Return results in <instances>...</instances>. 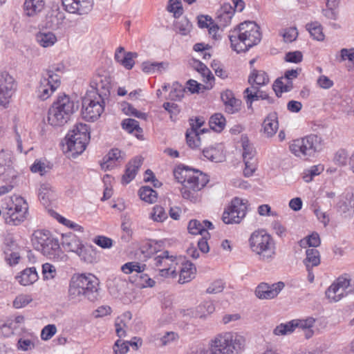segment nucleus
<instances>
[{
  "label": "nucleus",
  "mask_w": 354,
  "mask_h": 354,
  "mask_svg": "<svg viewBox=\"0 0 354 354\" xmlns=\"http://www.w3.org/2000/svg\"><path fill=\"white\" fill-rule=\"evenodd\" d=\"M176 180L181 183V195L183 198L196 202L199 191L209 182L208 176L197 169H192L184 165H178L174 170Z\"/></svg>",
  "instance_id": "nucleus-1"
},
{
  "label": "nucleus",
  "mask_w": 354,
  "mask_h": 354,
  "mask_svg": "<svg viewBox=\"0 0 354 354\" xmlns=\"http://www.w3.org/2000/svg\"><path fill=\"white\" fill-rule=\"evenodd\" d=\"M228 37L232 50L241 53L258 44L261 39V33L254 21H245L231 30Z\"/></svg>",
  "instance_id": "nucleus-2"
},
{
  "label": "nucleus",
  "mask_w": 354,
  "mask_h": 354,
  "mask_svg": "<svg viewBox=\"0 0 354 354\" xmlns=\"http://www.w3.org/2000/svg\"><path fill=\"white\" fill-rule=\"evenodd\" d=\"M99 286V279L92 274H74L69 283L68 299L73 302L83 298L93 301L98 297Z\"/></svg>",
  "instance_id": "nucleus-3"
},
{
  "label": "nucleus",
  "mask_w": 354,
  "mask_h": 354,
  "mask_svg": "<svg viewBox=\"0 0 354 354\" xmlns=\"http://www.w3.org/2000/svg\"><path fill=\"white\" fill-rule=\"evenodd\" d=\"M31 243L35 250L40 251L50 259L55 261L66 259V255L62 251L58 239L48 230L35 231L31 236Z\"/></svg>",
  "instance_id": "nucleus-4"
},
{
  "label": "nucleus",
  "mask_w": 354,
  "mask_h": 354,
  "mask_svg": "<svg viewBox=\"0 0 354 354\" xmlns=\"http://www.w3.org/2000/svg\"><path fill=\"white\" fill-rule=\"evenodd\" d=\"M213 354H241L245 349V337L233 332H223L209 340Z\"/></svg>",
  "instance_id": "nucleus-5"
},
{
  "label": "nucleus",
  "mask_w": 354,
  "mask_h": 354,
  "mask_svg": "<svg viewBox=\"0 0 354 354\" xmlns=\"http://www.w3.org/2000/svg\"><path fill=\"white\" fill-rule=\"evenodd\" d=\"M77 109L78 106L68 95H59L48 109V122L54 127H63Z\"/></svg>",
  "instance_id": "nucleus-6"
},
{
  "label": "nucleus",
  "mask_w": 354,
  "mask_h": 354,
  "mask_svg": "<svg viewBox=\"0 0 354 354\" xmlns=\"http://www.w3.org/2000/svg\"><path fill=\"white\" fill-rule=\"evenodd\" d=\"M251 251L263 261H272L276 254L275 241L270 234L264 230L253 232L249 239Z\"/></svg>",
  "instance_id": "nucleus-7"
},
{
  "label": "nucleus",
  "mask_w": 354,
  "mask_h": 354,
  "mask_svg": "<svg viewBox=\"0 0 354 354\" xmlns=\"http://www.w3.org/2000/svg\"><path fill=\"white\" fill-rule=\"evenodd\" d=\"M104 110V101L97 91H90L82 99V116L86 121L97 120Z\"/></svg>",
  "instance_id": "nucleus-8"
},
{
  "label": "nucleus",
  "mask_w": 354,
  "mask_h": 354,
  "mask_svg": "<svg viewBox=\"0 0 354 354\" xmlns=\"http://www.w3.org/2000/svg\"><path fill=\"white\" fill-rule=\"evenodd\" d=\"M321 138L316 135H310L301 139L293 140L290 145V151L297 157L305 158L312 156L320 149Z\"/></svg>",
  "instance_id": "nucleus-9"
},
{
  "label": "nucleus",
  "mask_w": 354,
  "mask_h": 354,
  "mask_svg": "<svg viewBox=\"0 0 354 354\" xmlns=\"http://www.w3.org/2000/svg\"><path fill=\"white\" fill-rule=\"evenodd\" d=\"M17 89V82L7 72L0 73V109L8 108Z\"/></svg>",
  "instance_id": "nucleus-10"
},
{
  "label": "nucleus",
  "mask_w": 354,
  "mask_h": 354,
  "mask_svg": "<svg viewBox=\"0 0 354 354\" xmlns=\"http://www.w3.org/2000/svg\"><path fill=\"white\" fill-rule=\"evenodd\" d=\"M247 207L243 201L235 198L231 205L225 209L222 220L225 224L239 223L245 216Z\"/></svg>",
  "instance_id": "nucleus-11"
},
{
  "label": "nucleus",
  "mask_w": 354,
  "mask_h": 354,
  "mask_svg": "<svg viewBox=\"0 0 354 354\" xmlns=\"http://www.w3.org/2000/svg\"><path fill=\"white\" fill-rule=\"evenodd\" d=\"M241 145L243 148L242 156L245 163L243 175L245 177H250L257 168V161L255 158L256 151L246 136L241 138Z\"/></svg>",
  "instance_id": "nucleus-12"
},
{
  "label": "nucleus",
  "mask_w": 354,
  "mask_h": 354,
  "mask_svg": "<svg viewBox=\"0 0 354 354\" xmlns=\"http://www.w3.org/2000/svg\"><path fill=\"white\" fill-rule=\"evenodd\" d=\"M153 265L159 268L160 274L162 277H169L174 278L177 276L176 267V257L170 256L168 251H163L160 254L156 256L153 259Z\"/></svg>",
  "instance_id": "nucleus-13"
},
{
  "label": "nucleus",
  "mask_w": 354,
  "mask_h": 354,
  "mask_svg": "<svg viewBox=\"0 0 354 354\" xmlns=\"http://www.w3.org/2000/svg\"><path fill=\"white\" fill-rule=\"evenodd\" d=\"M64 10L73 15H88L93 8L94 0H62Z\"/></svg>",
  "instance_id": "nucleus-14"
},
{
  "label": "nucleus",
  "mask_w": 354,
  "mask_h": 354,
  "mask_svg": "<svg viewBox=\"0 0 354 354\" xmlns=\"http://www.w3.org/2000/svg\"><path fill=\"white\" fill-rule=\"evenodd\" d=\"M350 280L345 277H339L326 291V296L331 302H337L349 292Z\"/></svg>",
  "instance_id": "nucleus-15"
},
{
  "label": "nucleus",
  "mask_w": 354,
  "mask_h": 354,
  "mask_svg": "<svg viewBox=\"0 0 354 354\" xmlns=\"http://www.w3.org/2000/svg\"><path fill=\"white\" fill-rule=\"evenodd\" d=\"M284 286V283L281 281L271 285L261 283L256 288L255 295L261 299H271L276 297Z\"/></svg>",
  "instance_id": "nucleus-16"
},
{
  "label": "nucleus",
  "mask_w": 354,
  "mask_h": 354,
  "mask_svg": "<svg viewBox=\"0 0 354 354\" xmlns=\"http://www.w3.org/2000/svg\"><path fill=\"white\" fill-rule=\"evenodd\" d=\"M44 7V0H25L24 1V17H28L30 21H35Z\"/></svg>",
  "instance_id": "nucleus-17"
},
{
  "label": "nucleus",
  "mask_w": 354,
  "mask_h": 354,
  "mask_svg": "<svg viewBox=\"0 0 354 354\" xmlns=\"http://www.w3.org/2000/svg\"><path fill=\"white\" fill-rule=\"evenodd\" d=\"M221 97L225 104V109L227 113L233 114L240 110L241 101L235 98L232 91L226 90L223 91L221 93Z\"/></svg>",
  "instance_id": "nucleus-18"
},
{
  "label": "nucleus",
  "mask_w": 354,
  "mask_h": 354,
  "mask_svg": "<svg viewBox=\"0 0 354 354\" xmlns=\"http://www.w3.org/2000/svg\"><path fill=\"white\" fill-rule=\"evenodd\" d=\"M62 245L64 250L77 254L83 246L80 239L71 232L62 234Z\"/></svg>",
  "instance_id": "nucleus-19"
},
{
  "label": "nucleus",
  "mask_w": 354,
  "mask_h": 354,
  "mask_svg": "<svg viewBox=\"0 0 354 354\" xmlns=\"http://www.w3.org/2000/svg\"><path fill=\"white\" fill-rule=\"evenodd\" d=\"M55 80L53 79V85L51 86V89L46 88V85H47L48 82H46V80H41L39 85L37 88V97L41 100H46L49 98L52 94L57 90V88L60 86L61 81L60 77H55Z\"/></svg>",
  "instance_id": "nucleus-20"
},
{
  "label": "nucleus",
  "mask_w": 354,
  "mask_h": 354,
  "mask_svg": "<svg viewBox=\"0 0 354 354\" xmlns=\"http://www.w3.org/2000/svg\"><path fill=\"white\" fill-rule=\"evenodd\" d=\"M65 15L58 9L49 12L45 19V27L50 29H58L64 23Z\"/></svg>",
  "instance_id": "nucleus-21"
},
{
  "label": "nucleus",
  "mask_w": 354,
  "mask_h": 354,
  "mask_svg": "<svg viewBox=\"0 0 354 354\" xmlns=\"http://www.w3.org/2000/svg\"><path fill=\"white\" fill-rule=\"evenodd\" d=\"M142 164V160L138 157L134 158L128 163L125 172L122 178V184L127 185L135 178L137 171L141 167Z\"/></svg>",
  "instance_id": "nucleus-22"
},
{
  "label": "nucleus",
  "mask_w": 354,
  "mask_h": 354,
  "mask_svg": "<svg viewBox=\"0 0 354 354\" xmlns=\"http://www.w3.org/2000/svg\"><path fill=\"white\" fill-rule=\"evenodd\" d=\"M66 139V150L71 153L73 158L83 153L88 143V142L77 138L73 139V138L68 136Z\"/></svg>",
  "instance_id": "nucleus-23"
},
{
  "label": "nucleus",
  "mask_w": 354,
  "mask_h": 354,
  "mask_svg": "<svg viewBox=\"0 0 354 354\" xmlns=\"http://www.w3.org/2000/svg\"><path fill=\"white\" fill-rule=\"evenodd\" d=\"M213 224L207 221L204 220L203 222H201L198 220H191L187 226L188 231L192 234H201L203 235L204 233L207 235H209V233L207 231V229H213Z\"/></svg>",
  "instance_id": "nucleus-24"
},
{
  "label": "nucleus",
  "mask_w": 354,
  "mask_h": 354,
  "mask_svg": "<svg viewBox=\"0 0 354 354\" xmlns=\"http://www.w3.org/2000/svg\"><path fill=\"white\" fill-rule=\"evenodd\" d=\"M295 328H299L304 331V335L306 339L311 338L314 335V330L312 328L315 323V319L312 317H308L306 319H293Z\"/></svg>",
  "instance_id": "nucleus-25"
},
{
  "label": "nucleus",
  "mask_w": 354,
  "mask_h": 354,
  "mask_svg": "<svg viewBox=\"0 0 354 354\" xmlns=\"http://www.w3.org/2000/svg\"><path fill=\"white\" fill-rule=\"evenodd\" d=\"M22 209V205L20 203H13L8 209L6 218V223L10 225H19L22 221V214L20 212Z\"/></svg>",
  "instance_id": "nucleus-26"
},
{
  "label": "nucleus",
  "mask_w": 354,
  "mask_h": 354,
  "mask_svg": "<svg viewBox=\"0 0 354 354\" xmlns=\"http://www.w3.org/2000/svg\"><path fill=\"white\" fill-rule=\"evenodd\" d=\"M196 269L192 263L187 262L182 265L179 272L178 283L183 284L192 281L196 275Z\"/></svg>",
  "instance_id": "nucleus-27"
},
{
  "label": "nucleus",
  "mask_w": 354,
  "mask_h": 354,
  "mask_svg": "<svg viewBox=\"0 0 354 354\" xmlns=\"http://www.w3.org/2000/svg\"><path fill=\"white\" fill-rule=\"evenodd\" d=\"M68 137L80 139L84 141L89 142L90 140V132L88 125L83 123H77L70 131Z\"/></svg>",
  "instance_id": "nucleus-28"
},
{
  "label": "nucleus",
  "mask_w": 354,
  "mask_h": 354,
  "mask_svg": "<svg viewBox=\"0 0 354 354\" xmlns=\"http://www.w3.org/2000/svg\"><path fill=\"white\" fill-rule=\"evenodd\" d=\"M264 133L271 137L274 135L279 128L278 118L276 113H271L265 118L263 122Z\"/></svg>",
  "instance_id": "nucleus-29"
},
{
  "label": "nucleus",
  "mask_w": 354,
  "mask_h": 354,
  "mask_svg": "<svg viewBox=\"0 0 354 354\" xmlns=\"http://www.w3.org/2000/svg\"><path fill=\"white\" fill-rule=\"evenodd\" d=\"M38 197L40 202L45 206L49 205L55 199V194L53 187L48 183L41 185L39 189Z\"/></svg>",
  "instance_id": "nucleus-30"
},
{
  "label": "nucleus",
  "mask_w": 354,
  "mask_h": 354,
  "mask_svg": "<svg viewBox=\"0 0 354 354\" xmlns=\"http://www.w3.org/2000/svg\"><path fill=\"white\" fill-rule=\"evenodd\" d=\"M120 159H122L121 151L113 149L104 157L101 167L103 169H111L117 165V162H119Z\"/></svg>",
  "instance_id": "nucleus-31"
},
{
  "label": "nucleus",
  "mask_w": 354,
  "mask_h": 354,
  "mask_svg": "<svg viewBox=\"0 0 354 354\" xmlns=\"http://www.w3.org/2000/svg\"><path fill=\"white\" fill-rule=\"evenodd\" d=\"M21 316L16 317L15 320L8 319L5 322H0V335L9 337L14 334L17 325L21 324Z\"/></svg>",
  "instance_id": "nucleus-32"
},
{
  "label": "nucleus",
  "mask_w": 354,
  "mask_h": 354,
  "mask_svg": "<svg viewBox=\"0 0 354 354\" xmlns=\"http://www.w3.org/2000/svg\"><path fill=\"white\" fill-rule=\"evenodd\" d=\"M269 80L268 75L265 71L256 69L251 72L248 77V82L251 84V86L252 85L258 87L265 86L268 84Z\"/></svg>",
  "instance_id": "nucleus-33"
},
{
  "label": "nucleus",
  "mask_w": 354,
  "mask_h": 354,
  "mask_svg": "<svg viewBox=\"0 0 354 354\" xmlns=\"http://www.w3.org/2000/svg\"><path fill=\"white\" fill-rule=\"evenodd\" d=\"M234 15V10L231 6L224 5L218 15V25L221 28H224L230 24L232 17Z\"/></svg>",
  "instance_id": "nucleus-34"
},
{
  "label": "nucleus",
  "mask_w": 354,
  "mask_h": 354,
  "mask_svg": "<svg viewBox=\"0 0 354 354\" xmlns=\"http://www.w3.org/2000/svg\"><path fill=\"white\" fill-rule=\"evenodd\" d=\"M306 257L304 262L307 270L313 266H317L320 263V255L319 251L315 248H308L306 251Z\"/></svg>",
  "instance_id": "nucleus-35"
},
{
  "label": "nucleus",
  "mask_w": 354,
  "mask_h": 354,
  "mask_svg": "<svg viewBox=\"0 0 354 354\" xmlns=\"http://www.w3.org/2000/svg\"><path fill=\"white\" fill-rule=\"evenodd\" d=\"M203 154L207 160L216 162H222L224 158L223 151L215 147L205 148L203 150Z\"/></svg>",
  "instance_id": "nucleus-36"
},
{
  "label": "nucleus",
  "mask_w": 354,
  "mask_h": 354,
  "mask_svg": "<svg viewBox=\"0 0 354 354\" xmlns=\"http://www.w3.org/2000/svg\"><path fill=\"white\" fill-rule=\"evenodd\" d=\"M37 41L44 48L52 46L57 41L55 35L51 32H39L36 35Z\"/></svg>",
  "instance_id": "nucleus-37"
},
{
  "label": "nucleus",
  "mask_w": 354,
  "mask_h": 354,
  "mask_svg": "<svg viewBox=\"0 0 354 354\" xmlns=\"http://www.w3.org/2000/svg\"><path fill=\"white\" fill-rule=\"evenodd\" d=\"M139 196L141 200L148 203H154L158 198L157 192L149 186H142L139 189Z\"/></svg>",
  "instance_id": "nucleus-38"
},
{
  "label": "nucleus",
  "mask_w": 354,
  "mask_h": 354,
  "mask_svg": "<svg viewBox=\"0 0 354 354\" xmlns=\"http://www.w3.org/2000/svg\"><path fill=\"white\" fill-rule=\"evenodd\" d=\"M211 129L216 132H221L225 127V118L221 113H215L209 120Z\"/></svg>",
  "instance_id": "nucleus-39"
},
{
  "label": "nucleus",
  "mask_w": 354,
  "mask_h": 354,
  "mask_svg": "<svg viewBox=\"0 0 354 354\" xmlns=\"http://www.w3.org/2000/svg\"><path fill=\"white\" fill-rule=\"evenodd\" d=\"M77 254L84 261L88 263H93L97 261V253L93 246L85 248L83 245L77 252Z\"/></svg>",
  "instance_id": "nucleus-40"
},
{
  "label": "nucleus",
  "mask_w": 354,
  "mask_h": 354,
  "mask_svg": "<svg viewBox=\"0 0 354 354\" xmlns=\"http://www.w3.org/2000/svg\"><path fill=\"white\" fill-rule=\"evenodd\" d=\"M283 80V78H278L273 84V90L277 97H279L283 92L291 91L293 87L292 80H285L286 82V83Z\"/></svg>",
  "instance_id": "nucleus-41"
},
{
  "label": "nucleus",
  "mask_w": 354,
  "mask_h": 354,
  "mask_svg": "<svg viewBox=\"0 0 354 354\" xmlns=\"http://www.w3.org/2000/svg\"><path fill=\"white\" fill-rule=\"evenodd\" d=\"M11 163V153L9 151H5L2 149L0 151V167H3V172H8L12 174V178H15L16 175L12 171V169L10 167Z\"/></svg>",
  "instance_id": "nucleus-42"
},
{
  "label": "nucleus",
  "mask_w": 354,
  "mask_h": 354,
  "mask_svg": "<svg viewBox=\"0 0 354 354\" xmlns=\"http://www.w3.org/2000/svg\"><path fill=\"white\" fill-rule=\"evenodd\" d=\"M306 28L313 39L317 41L324 40V35L322 31V27L319 22L315 21L307 24Z\"/></svg>",
  "instance_id": "nucleus-43"
},
{
  "label": "nucleus",
  "mask_w": 354,
  "mask_h": 354,
  "mask_svg": "<svg viewBox=\"0 0 354 354\" xmlns=\"http://www.w3.org/2000/svg\"><path fill=\"white\" fill-rule=\"evenodd\" d=\"M295 330L293 319L286 323H282L277 326L273 330L275 335H286L292 333Z\"/></svg>",
  "instance_id": "nucleus-44"
},
{
  "label": "nucleus",
  "mask_w": 354,
  "mask_h": 354,
  "mask_svg": "<svg viewBox=\"0 0 354 354\" xmlns=\"http://www.w3.org/2000/svg\"><path fill=\"white\" fill-rule=\"evenodd\" d=\"M146 265H141L138 262L131 261L124 263L122 268V271L125 274H131L133 272H136L138 274H142L145 270Z\"/></svg>",
  "instance_id": "nucleus-45"
},
{
  "label": "nucleus",
  "mask_w": 354,
  "mask_h": 354,
  "mask_svg": "<svg viewBox=\"0 0 354 354\" xmlns=\"http://www.w3.org/2000/svg\"><path fill=\"white\" fill-rule=\"evenodd\" d=\"M198 71L201 72L202 75L206 78V89H211L214 82V77L209 70V68L203 63L199 62Z\"/></svg>",
  "instance_id": "nucleus-46"
},
{
  "label": "nucleus",
  "mask_w": 354,
  "mask_h": 354,
  "mask_svg": "<svg viewBox=\"0 0 354 354\" xmlns=\"http://www.w3.org/2000/svg\"><path fill=\"white\" fill-rule=\"evenodd\" d=\"M121 124L122 129H124L130 133H132L133 132H135L136 133L142 132V129L140 127L139 122L134 119H124V120H122Z\"/></svg>",
  "instance_id": "nucleus-47"
},
{
  "label": "nucleus",
  "mask_w": 354,
  "mask_h": 354,
  "mask_svg": "<svg viewBox=\"0 0 354 354\" xmlns=\"http://www.w3.org/2000/svg\"><path fill=\"white\" fill-rule=\"evenodd\" d=\"M39 279L36 268L32 266L24 270V286L31 285Z\"/></svg>",
  "instance_id": "nucleus-48"
},
{
  "label": "nucleus",
  "mask_w": 354,
  "mask_h": 354,
  "mask_svg": "<svg viewBox=\"0 0 354 354\" xmlns=\"http://www.w3.org/2000/svg\"><path fill=\"white\" fill-rule=\"evenodd\" d=\"M185 88L178 82L173 83L168 99L173 101L180 100L184 96Z\"/></svg>",
  "instance_id": "nucleus-49"
},
{
  "label": "nucleus",
  "mask_w": 354,
  "mask_h": 354,
  "mask_svg": "<svg viewBox=\"0 0 354 354\" xmlns=\"http://www.w3.org/2000/svg\"><path fill=\"white\" fill-rule=\"evenodd\" d=\"M244 96L246 99V103L248 106H251L254 101L261 100L258 94V86L252 85L244 91Z\"/></svg>",
  "instance_id": "nucleus-50"
},
{
  "label": "nucleus",
  "mask_w": 354,
  "mask_h": 354,
  "mask_svg": "<svg viewBox=\"0 0 354 354\" xmlns=\"http://www.w3.org/2000/svg\"><path fill=\"white\" fill-rule=\"evenodd\" d=\"M150 218L156 222H163L167 218V214L160 205H155L150 214Z\"/></svg>",
  "instance_id": "nucleus-51"
},
{
  "label": "nucleus",
  "mask_w": 354,
  "mask_h": 354,
  "mask_svg": "<svg viewBox=\"0 0 354 354\" xmlns=\"http://www.w3.org/2000/svg\"><path fill=\"white\" fill-rule=\"evenodd\" d=\"M60 68L59 67H55L51 66L50 68L47 69L45 73L43 74V76L41 80H46V82H48L47 85H46V88L49 89H51V86L53 85V79L55 80V77H59V75L55 73L56 71H59Z\"/></svg>",
  "instance_id": "nucleus-52"
},
{
  "label": "nucleus",
  "mask_w": 354,
  "mask_h": 354,
  "mask_svg": "<svg viewBox=\"0 0 354 354\" xmlns=\"http://www.w3.org/2000/svg\"><path fill=\"white\" fill-rule=\"evenodd\" d=\"M199 135L200 133H196L194 131H189V129L187 131L186 140L189 147L195 149L199 147L201 144Z\"/></svg>",
  "instance_id": "nucleus-53"
},
{
  "label": "nucleus",
  "mask_w": 354,
  "mask_h": 354,
  "mask_svg": "<svg viewBox=\"0 0 354 354\" xmlns=\"http://www.w3.org/2000/svg\"><path fill=\"white\" fill-rule=\"evenodd\" d=\"M186 354H213V353L209 342L208 348H206L203 344H194L189 348Z\"/></svg>",
  "instance_id": "nucleus-54"
},
{
  "label": "nucleus",
  "mask_w": 354,
  "mask_h": 354,
  "mask_svg": "<svg viewBox=\"0 0 354 354\" xmlns=\"http://www.w3.org/2000/svg\"><path fill=\"white\" fill-rule=\"evenodd\" d=\"M167 9L169 12H173L175 17H180L183 12L180 0H169Z\"/></svg>",
  "instance_id": "nucleus-55"
},
{
  "label": "nucleus",
  "mask_w": 354,
  "mask_h": 354,
  "mask_svg": "<svg viewBox=\"0 0 354 354\" xmlns=\"http://www.w3.org/2000/svg\"><path fill=\"white\" fill-rule=\"evenodd\" d=\"M13 130L15 133V139L17 142V149L22 152V141L21 140V121L19 117H15L13 119Z\"/></svg>",
  "instance_id": "nucleus-56"
},
{
  "label": "nucleus",
  "mask_w": 354,
  "mask_h": 354,
  "mask_svg": "<svg viewBox=\"0 0 354 354\" xmlns=\"http://www.w3.org/2000/svg\"><path fill=\"white\" fill-rule=\"evenodd\" d=\"M56 274V268L53 265L49 263H46L42 265V274L44 279H53L55 277Z\"/></svg>",
  "instance_id": "nucleus-57"
},
{
  "label": "nucleus",
  "mask_w": 354,
  "mask_h": 354,
  "mask_svg": "<svg viewBox=\"0 0 354 354\" xmlns=\"http://www.w3.org/2000/svg\"><path fill=\"white\" fill-rule=\"evenodd\" d=\"M122 110L126 115H133L138 118L146 119L147 115L145 113L140 112L135 109L132 105L129 103H125L122 105Z\"/></svg>",
  "instance_id": "nucleus-58"
},
{
  "label": "nucleus",
  "mask_w": 354,
  "mask_h": 354,
  "mask_svg": "<svg viewBox=\"0 0 354 354\" xmlns=\"http://www.w3.org/2000/svg\"><path fill=\"white\" fill-rule=\"evenodd\" d=\"M137 57L136 53L127 52L124 54L120 64L127 69H131L135 64L134 58Z\"/></svg>",
  "instance_id": "nucleus-59"
},
{
  "label": "nucleus",
  "mask_w": 354,
  "mask_h": 354,
  "mask_svg": "<svg viewBox=\"0 0 354 354\" xmlns=\"http://www.w3.org/2000/svg\"><path fill=\"white\" fill-rule=\"evenodd\" d=\"M93 242L102 248H111L113 245V240L104 236H97L94 238Z\"/></svg>",
  "instance_id": "nucleus-60"
},
{
  "label": "nucleus",
  "mask_w": 354,
  "mask_h": 354,
  "mask_svg": "<svg viewBox=\"0 0 354 354\" xmlns=\"http://www.w3.org/2000/svg\"><path fill=\"white\" fill-rule=\"evenodd\" d=\"M192 25L189 21L186 19L183 18L180 21L176 24V28L178 30L180 34L186 35L190 30Z\"/></svg>",
  "instance_id": "nucleus-61"
},
{
  "label": "nucleus",
  "mask_w": 354,
  "mask_h": 354,
  "mask_svg": "<svg viewBox=\"0 0 354 354\" xmlns=\"http://www.w3.org/2000/svg\"><path fill=\"white\" fill-rule=\"evenodd\" d=\"M335 162L339 166H344L348 161V153L345 149L338 150L334 158Z\"/></svg>",
  "instance_id": "nucleus-62"
},
{
  "label": "nucleus",
  "mask_w": 354,
  "mask_h": 354,
  "mask_svg": "<svg viewBox=\"0 0 354 354\" xmlns=\"http://www.w3.org/2000/svg\"><path fill=\"white\" fill-rule=\"evenodd\" d=\"M57 332V328L54 324L46 326L41 332V337L43 340L50 339Z\"/></svg>",
  "instance_id": "nucleus-63"
},
{
  "label": "nucleus",
  "mask_w": 354,
  "mask_h": 354,
  "mask_svg": "<svg viewBox=\"0 0 354 354\" xmlns=\"http://www.w3.org/2000/svg\"><path fill=\"white\" fill-rule=\"evenodd\" d=\"M298 36V32L296 28H289L284 30L282 37L286 42H292L295 41Z\"/></svg>",
  "instance_id": "nucleus-64"
}]
</instances>
